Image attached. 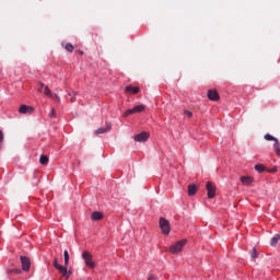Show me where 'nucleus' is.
I'll return each mask as SVG.
<instances>
[{"label":"nucleus","instance_id":"a211bd4d","mask_svg":"<svg viewBox=\"0 0 280 280\" xmlns=\"http://www.w3.org/2000/svg\"><path fill=\"white\" fill-rule=\"evenodd\" d=\"M279 240H280V235L276 234L272 238H271V246H277V244H279Z\"/></svg>","mask_w":280,"mask_h":280},{"label":"nucleus","instance_id":"4468645a","mask_svg":"<svg viewBox=\"0 0 280 280\" xmlns=\"http://www.w3.org/2000/svg\"><path fill=\"white\" fill-rule=\"evenodd\" d=\"M91 218L94 222H97V220H104V213H102L101 211H94L92 212Z\"/></svg>","mask_w":280,"mask_h":280},{"label":"nucleus","instance_id":"412c9836","mask_svg":"<svg viewBox=\"0 0 280 280\" xmlns=\"http://www.w3.org/2000/svg\"><path fill=\"white\" fill-rule=\"evenodd\" d=\"M255 170L256 172H266V166H264L262 164H256L255 165Z\"/></svg>","mask_w":280,"mask_h":280},{"label":"nucleus","instance_id":"393cba45","mask_svg":"<svg viewBox=\"0 0 280 280\" xmlns=\"http://www.w3.org/2000/svg\"><path fill=\"white\" fill-rule=\"evenodd\" d=\"M69 97H71L70 102H72V103L75 102V92H70Z\"/></svg>","mask_w":280,"mask_h":280},{"label":"nucleus","instance_id":"9b49d317","mask_svg":"<svg viewBox=\"0 0 280 280\" xmlns=\"http://www.w3.org/2000/svg\"><path fill=\"white\" fill-rule=\"evenodd\" d=\"M208 98L211 102H218L220 100V94L218 93V90H209L208 91Z\"/></svg>","mask_w":280,"mask_h":280},{"label":"nucleus","instance_id":"6ab92c4d","mask_svg":"<svg viewBox=\"0 0 280 280\" xmlns=\"http://www.w3.org/2000/svg\"><path fill=\"white\" fill-rule=\"evenodd\" d=\"M65 267L69 266V250L65 249L63 252Z\"/></svg>","mask_w":280,"mask_h":280},{"label":"nucleus","instance_id":"bb28decb","mask_svg":"<svg viewBox=\"0 0 280 280\" xmlns=\"http://www.w3.org/2000/svg\"><path fill=\"white\" fill-rule=\"evenodd\" d=\"M44 89H45V84L44 83H39V86H38L37 91H39V93H43Z\"/></svg>","mask_w":280,"mask_h":280},{"label":"nucleus","instance_id":"a878e982","mask_svg":"<svg viewBox=\"0 0 280 280\" xmlns=\"http://www.w3.org/2000/svg\"><path fill=\"white\" fill-rule=\"evenodd\" d=\"M184 115H186L187 117H194V113H191L190 110H184Z\"/></svg>","mask_w":280,"mask_h":280},{"label":"nucleus","instance_id":"c85d7f7f","mask_svg":"<svg viewBox=\"0 0 280 280\" xmlns=\"http://www.w3.org/2000/svg\"><path fill=\"white\" fill-rule=\"evenodd\" d=\"M50 117H56V109H51V112H50Z\"/></svg>","mask_w":280,"mask_h":280},{"label":"nucleus","instance_id":"6e6552de","mask_svg":"<svg viewBox=\"0 0 280 280\" xmlns=\"http://www.w3.org/2000/svg\"><path fill=\"white\" fill-rule=\"evenodd\" d=\"M206 189L208 191V198H215V186L211 182L207 183Z\"/></svg>","mask_w":280,"mask_h":280},{"label":"nucleus","instance_id":"7c9ffc66","mask_svg":"<svg viewBox=\"0 0 280 280\" xmlns=\"http://www.w3.org/2000/svg\"><path fill=\"white\" fill-rule=\"evenodd\" d=\"M80 54L82 55V54H84L83 51H80Z\"/></svg>","mask_w":280,"mask_h":280},{"label":"nucleus","instance_id":"dca6fc26","mask_svg":"<svg viewBox=\"0 0 280 280\" xmlns=\"http://www.w3.org/2000/svg\"><path fill=\"white\" fill-rule=\"evenodd\" d=\"M196 191H198V187L196 185H188V196H196Z\"/></svg>","mask_w":280,"mask_h":280},{"label":"nucleus","instance_id":"5701e85b","mask_svg":"<svg viewBox=\"0 0 280 280\" xmlns=\"http://www.w3.org/2000/svg\"><path fill=\"white\" fill-rule=\"evenodd\" d=\"M65 49L71 54L75 47H73V44H66Z\"/></svg>","mask_w":280,"mask_h":280},{"label":"nucleus","instance_id":"9d476101","mask_svg":"<svg viewBox=\"0 0 280 280\" xmlns=\"http://www.w3.org/2000/svg\"><path fill=\"white\" fill-rule=\"evenodd\" d=\"M19 113H21V115H32V113H34V107L32 106H27V105H21L19 108Z\"/></svg>","mask_w":280,"mask_h":280},{"label":"nucleus","instance_id":"4be33fe9","mask_svg":"<svg viewBox=\"0 0 280 280\" xmlns=\"http://www.w3.org/2000/svg\"><path fill=\"white\" fill-rule=\"evenodd\" d=\"M5 139V136L3 133V130H0V150L3 148V141Z\"/></svg>","mask_w":280,"mask_h":280},{"label":"nucleus","instance_id":"f03ea898","mask_svg":"<svg viewBox=\"0 0 280 280\" xmlns=\"http://www.w3.org/2000/svg\"><path fill=\"white\" fill-rule=\"evenodd\" d=\"M264 139L266 141H273V150L276 152V155L277 156H280V143H279V139H277L276 137H273L272 135L270 133H266L264 136Z\"/></svg>","mask_w":280,"mask_h":280},{"label":"nucleus","instance_id":"7ed1b4c3","mask_svg":"<svg viewBox=\"0 0 280 280\" xmlns=\"http://www.w3.org/2000/svg\"><path fill=\"white\" fill-rule=\"evenodd\" d=\"M160 229L164 235H170L172 228L170 226V221L165 218H160L159 220Z\"/></svg>","mask_w":280,"mask_h":280},{"label":"nucleus","instance_id":"20e7f679","mask_svg":"<svg viewBox=\"0 0 280 280\" xmlns=\"http://www.w3.org/2000/svg\"><path fill=\"white\" fill-rule=\"evenodd\" d=\"M186 244H187V241H178L177 243H175L170 247V253H172V255H176V253H180L183 250V246H185Z\"/></svg>","mask_w":280,"mask_h":280},{"label":"nucleus","instance_id":"2eb2a0df","mask_svg":"<svg viewBox=\"0 0 280 280\" xmlns=\"http://www.w3.org/2000/svg\"><path fill=\"white\" fill-rule=\"evenodd\" d=\"M255 179L252 176H242L241 183L243 185H250Z\"/></svg>","mask_w":280,"mask_h":280},{"label":"nucleus","instance_id":"1a4fd4ad","mask_svg":"<svg viewBox=\"0 0 280 280\" xmlns=\"http://www.w3.org/2000/svg\"><path fill=\"white\" fill-rule=\"evenodd\" d=\"M149 138L150 136L145 131H142L133 137L135 141H138L139 143L145 142V140Z\"/></svg>","mask_w":280,"mask_h":280},{"label":"nucleus","instance_id":"39448f33","mask_svg":"<svg viewBox=\"0 0 280 280\" xmlns=\"http://www.w3.org/2000/svg\"><path fill=\"white\" fill-rule=\"evenodd\" d=\"M82 258L84 259L85 266H88V268H95V261H93V255H91V253L83 252Z\"/></svg>","mask_w":280,"mask_h":280},{"label":"nucleus","instance_id":"f257e3e1","mask_svg":"<svg viewBox=\"0 0 280 280\" xmlns=\"http://www.w3.org/2000/svg\"><path fill=\"white\" fill-rule=\"evenodd\" d=\"M52 266H54V268H56V270H58L66 279H69V277H71V271H69L66 266H62V265L58 264V258H55V259H54Z\"/></svg>","mask_w":280,"mask_h":280},{"label":"nucleus","instance_id":"423d86ee","mask_svg":"<svg viewBox=\"0 0 280 280\" xmlns=\"http://www.w3.org/2000/svg\"><path fill=\"white\" fill-rule=\"evenodd\" d=\"M145 110L144 105H137L131 109H127L124 114V117H128L129 115H135V113H143Z\"/></svg>","mask_w":280,"mask_h":280},{"label":"nucleus","instance_id":"0eeeda50","mask_svg":"<svg viewBox=\"0 0 280 280\" xmlns=\"http://www.w3.org/2000/svg\"><path fill=\"white\" fill-rule=\"evenodd\" d=\"M20 261L22 270H24V272H28L30 268H32V261L26 256H21Z\"/></svg>","mask_w":280,"mask_h":280},{"label":"nucleus","instance_id":"f3484780","mask_svg":"<svg viewBox=\"0 0 280 280\" xmlns=\"http://www.w3.org/2000/svg\"><path fill=\"white\" fill-rule=\"evenodd\" d=\"M40 165H47L49 163V158L47 155H40L39 158Z\"/></svg>","mask_w":280,"mask_h":280},{"label":"nucleus","instance_id":"ddd939ff","mask_svg":"<svg viewBox=\"0 0 280 280\" xmlns=\"http://www.w3.org/2000/svg\"><path fill=\"white\" fill-rule=\"evenodd\" d=\"M141 89L139 86H132V85H127L125 88V93H131L132 95H137Z\"/></svg>","mask_w":280,"mask_h":280},{"label":"nucleus","instance_id":"cd10ccee","mask_svg":"<svg viewBox=\"0 0 280 280\" xmlns=\"http://www.w3.org/2000/svg\"><path fill=\"white\" fill-rule=\"evenodd\" d=\"M51 97L55 100V102H59L60 103V96H58V94H55Z\"/></svg>","mask_w":280,"mask_h":280},{"label":"nucleus","instance_id":"b1692460","mask_svg":"<svg viewBox=\"0 0 280 280\" xmlns=\"http://www.w3.org/2000/svg\"><path fill=\"white\" fill-rule=\"evenodd\" d=\"M252 259H257V249L254 247L252 253H250Z\"/></svg>","mask_w":280,"mask_h":280},{"label":"nucleus","instance_id":"c756f323","mask_svg":"<svg viewBox=\"0 0 280 280\" xmlns=\"http://www.w3.org/2000/svg\"><path fill=\"white\" fill-rule=\"evenodd\" d=\"M154 279H156V277L154 275H150L148 278V280H154Z\"/></svg>","mask_w":280,"mask_h":280},{"label":"nucleus","instance_id":"f8f14e48","mask_svg":"<svg viewBox=\"0 0 280 280\" xmlns=\"http://www.w3.org/2000/svg\"><path fill=\"white\" fill-rule=\"evenodd\" d=\"M113 128V125L110 122L106 124L105 127L98 128L94 131L95 135H104L108 132Z\"/></svg>","mask_w":280,"mask_h":280},{"label":"nucleus","instance_id":"aec40b11","mask_svg":"<svg viewBox=\"0 0 280 280\" xmlns=\"http://www.w3.org/2000/svg\"><path fill=\"white\" fill-rule=\"evenodd\" d=\"M43 93L44 95H47V97H54V94L51 93L49 86H45Z\"/></svg>","mask_w":280,"mask_h":280}]
</instances>
